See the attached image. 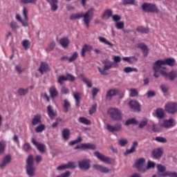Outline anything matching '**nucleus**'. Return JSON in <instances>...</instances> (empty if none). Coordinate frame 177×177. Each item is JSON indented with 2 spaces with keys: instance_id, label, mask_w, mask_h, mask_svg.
I'll return each instance as SVG.
<instances>
[{
  "instance_id": "nucleus-1",
  "label": "nucleus",
  "mask_w": 177,
  "mask_h": 177,
  "mask_svg": "<svg viewBox=\"0 0 177 177\" xmlns=\"http://www.w3.org/2000/svg\"><path fill=\"white\" fill-rule=\"evenodd\" d=\"M83 18L84 24H85L86 28H89L91 21L93 19V8L88 9L86 12H79L76 14H72L70 17L71 20H77Z\"/></svg>"
},
{
  "instance_id": "nucleus-2",
  "label": "nucleus",
  "mask_w": 177,
  "mask_h": 177,
  "mask_svg": "<svg viewBox=\"0 0 177 177\" xmlns=\"http://www.w3.org/2000/svg\"><path fill=\"white\" fill-rule=\"evenodd\" d=\"M26 174L30 177L35 175V167H34V156L29 155L26 160Z\"/></svg>"
},
{
  "instance_id": "nucleus-3",
  "label": "nucleus",
  "mask_w": 177,
  "mask_h": 177,
  "mask_svg": "<svg viewBox=\"0 0 177 177\" xmlns=\"http://www.w3.org/2000/svg\"><path fill=\"white\" fill-rule=\"evenodd\" d=\"M107 113L113 121H120V120H122V113L117 108H109Z\"/></svg>"
},
{
  "instance_id": "nucleus-4",
  "label": "nucleus",
  "mask_w": 177,
  "mask_h": 177,
  "mask_svg": "<svg viewBox=\"0 0 177 177\" xmlns=\"http://www.w3.org/2000/svg\"><path fill=\"white\" fill-rule=\"evenodd\" d=\"M104 65L103 69H102V68L100 67H97L98 68V71L100 73V74L102 75H107L109 74V73H107L106 70H110V68H113V62H111V61H109L108 59L104 60L102 62Z\"/></svg>"
},
{
  "instance_id": "nucleus-5",
  "label": "nucleus",
  "mask_w": 177,
  "mask_h": 177,
  "mask_svg": "<svg viewBox=\"0 0 177 177\" xmlns=\"http://www.w3.org/2000/svg\"><path fill=\"white\" fill-rule=\"evenodd\" d=\"M142 10L145 12H150V13H158L159 10L156 4H151L149 3H145L142 6Z\"/></svg>"
},
{
  "instance_id": "nucleus-6",
  "label": "nucleus",
  "mask_w": 177,
  "mask_h": 177,
  "mask_svg": "<svg viewBox=\"0 0 177 177\" xmlns=\"http://www.w3.org/2000/svg\"><path fill=\"white\" fill-rule=\"evenodd\" d=\"M156 64L158 66H169L172 67L175 66V59L174 58H167L165 59H158L156 62Z\"/></svg>"
},
{
  "instance_id": "nucleus-7",
  "label": "nucleus",
  "mask_w": 177,
  "mask_h": 177,
  "mask_svg": "<svg viewBox=\"0 0 177 177\" xmlns=\"http://www.w3.org/2000/svg\"><path fill=\"white\" fill-rule=\"evenodd\" d=\"M165 110L168 114H176V113H177V103L168 102L165 106Z\"/></svg>"
},
{
  "instance_id": "nucleus-8",
  "label": "nucleus",
  "mask_w": 177,
  "mask_h": 177,
  "mask_svg": "<svg viewBox=\"0 0 177 177\" xmlns=\"http://www.w3.org/2000/svg\"><path fill=\"white\" fill-rule=\"evenodd\" d=\"M160 74L165 78H168L169 81H174L177 78V71H171L170 72H167L165 71H160Z\"/></svg>"
},
{
  "instance_id": "nucleus-9",
  "label": "nucleus",
  "mask_w": 177,
  "mask_h": 177,
  "mask_svg": "<svg viewBox=\"0 0 177 177\" xmlns=\"http://www.w3.org/2000/svg\"><path fill=\"white\" fill-rule=\"evenodd\" d=\"M23 16L24 17V20L21 19V17L20 15H17L16 19L18 20V21H20L23 27H27L28 26V18H27V8L24 7L23 8Z\"/></svg>"
},
{
  "instance_id": "nucleus-10",
  "label": "nucleus",
  "mask_w": 177,
  "mask_h": 177,
  "mask_svg": "<svg viewBox=\"0 0 177 177\" xmlns=\"http://www.w3.org/2000/svg\"><path fill=\"white\" fill-rule=\"evenodd\" d=\"M145 162H146V160H145V158H139L135 162V167L140 172L146 171V167H145Z\"/></svg>"
},
{
  "instance_id": "nucleus-11",
  "label": "nucleus",
  "mask_w": 177,
  "mask_h": 177,
  "mask_svg": "<svg viewBox=\"0 0 177 177\" xmlns=\"http://www.w3.org/2000/svg\"><path fill=\"white\" fill-rule=\"evenodd\" d=\"M77 168V165L74 162H68L67 164L59 165L57 167V171H62V169H75Z\"/></svg>"
},
{
  "instance_id": "nucleus-12",
  "label": "nucleus",
  "mask_w": 177,
  "mask_h": 177,
  "mask_svg": "<svg viewBox=\"0 0 177 177\" xmlns=\"http://www.w3.org/2000/svg\"><path fill=\"white\" fill-rule=\"evenodd\" d=\"M94 156L103 162H106V164H111V159L109 157L104 156V155L100 153L99 151L94 152Z\"/></svg>"
},
{
  "instance_id": "nucleus-13",
  "label": "nucleus",
  "mask_w": 177,
  "mask_h": 177,
  "mask_svg": "<svg viewBox=\"0 0 177 177\" xmlns=\"http://www.w3.org/2000/svg\"><path fill=\"white\" fill-rule=\"evenodd\" d=\"M79 168L80 169H83L86 171V169H89L91 168V161L89 160H82L79 161Z\"/></svg>"
},
{
  "instance_id": "nucleus-14",
  "label": "nucleus",
  "mask_w": 177,
  "mask_h": 177,
  "mask_svg": "<svg viewBox=\"0 0 177 177\" xmlns=\"http://www.w3.org/2000/svg\"><path fill=\"white\" fill-rule=\"evenodd\" d=\"M10 161H12V156L6 155L3 157L1 162L0 163V168L3 169L5 167L8 165V164H10Z\"/></svg>"
},
{
  "instance_id": "nucleus-15",
  "label": "nucleus",
  "mask_w": 177,
  "mask_h": 177,
  "mask_svg": "<svg viewBox=\"0 0 177 177\" xmlns=\"http://www.w3.org/2000/svg\"><path fill=\"white\" fill-rule=\"evenodd\" d=\"M31 142H32V145H34V146H36L37 150H39V151H40V153L45 152V149H46L45 145L39 143L38 142H37L35 138H32Z\"/></svg>"
},
{
  "instance_id": "nucleus-16",
  "label": "nucleus",
  "mask_w": 177,
  "mask_h": 177,
  "mask_svg": "<svg viewBox=\"0 0 177 177\" xmlns=\"http://www.w3.org/2000/svg\"><path fill=\"white\" fill-rule=\"evenodd\" d=\"M75 150L80 149H89L90 150H95L96 145L92 144H82L74 147Z\"/></svg>"
},
{
  "instance_id": "nucleus-17",
  "label": "nucleus",
  "mask_w": 177,
  "mask_h": 177,
  "mask_svg": "<svg viewBox=\"0 0 177 177\" xmlns=\"http://www.w3.org/2000/svg\"><path fill=\"white\" fill-rule=\"evenodd\" d=\"M122 125L121 124H115V126H111V124H106V129L109 132H118V131H121V128Z\"/></svg>"
},
{
  "instance_id": "nucleus-18",
  "label": "nucleus",
  "mask_w": 177,
  "mask_h": 177,
  "mask_svg": "<svg viewBox=\"0 0 177 177\" xmlns=\"http://www.w3.org/2000/svg\"><path fill=\"white\" fill-rule=\"evenodd\" d=\"M39 71L41 74H44V73H46L48 71H50V68H49V64L45 62H41L40 66L39 68Z\"/></svg>"
},
{
  "instance_id": "nucleus-19",
  "label": "nucleus",
  "mask_w": 177,
  "mask_h": 177,
  "mask_svg": "<svg viewBox=\"0 0 177 177\" xmlns=\"http://www.w3.org/2000/svg\"><path fill=\"white\" fill-rule=\"evenodd\" d=\"M59 44L62 48H64V49H67L70 45V39H68V37H62L59 39Z\"/></svg>"
},
{
  "instance_id": "nucleus-20",
  "label": "nucleus",
  "mask_w": 177,
  "mask_h": 177,
  "mask_svg": "<svg viewBox=\"0 0 177 177\" xmlns=\"http://www.w3.org/2000/svg\"><path fill=\"white\" fill-rule=\"evenodd\" d=\"M48 92L52 99H55V97H57L59 96V91H57V88L55 86H50L48 89Z\"/></svg>"
},
{
  "instance_id": "nucleus-21",
  "label": "nucleus",
  "mask_w": 177,
  "mask_h": 177,
  "mask_svg": "<svg viewBox=\"0 0 177 177\" xmlns=\"http://www.w3.org/2000/svg\"><path fill=\"white\" fill-rule=\"evenodd\" d=\"M129 104L132 110L134 111H140V104L139 102L131 100L129 102Z\"/></svg>"
},
{
  "instance_id": "nucleus-22",
  "label": "nucleus",
  "mask_w": 177,
  "mask_h": 177,
  "mask_svg": "<svg viewBox=\"0 0 177 177\" xmlns=\"http://www.w3.org/2000/svg\"><path fill=\"white\" fill-rule=\"evenodd\" d=\"M138 48L141 49V50L144 55V57H147V55H149V48L147 47V46L146 44H145V43L138 44Z\"/></svg>"
},
{
  "instance_id": "nucleus-23",
  "label": "nucleus",
  "mask_w": 177,
  "mask_h": 177,
  "mask_svg": "<svg viewBox=\"0 0 177 177\" xmlns=\"http://www.w3.org/2000/svg\"><path fill=\"white\" fill-rule=\"evenodd\" d=\"M162 156V149L158 148L155 149L152 151V157L157 160V158H160Z\"/></svg>"
},
{
  "instance_id": "nucleus-24",
  "label": "nucleus",
  "mask_w": 177,
  "mask_h": 177,
  "mask_svg": "<svg viewBox=\"0 0 177 177\" xmlns=\"http://www.w3.org/2000/svg\"><path fill=\"white\" fill-rule=\"evenodd\" d=\"M93 167L94 169H96V171H100V172H102L103 174H109V172H110V169L100 165H94Z\"/></svg>"
},
{
  "instance_id": "nucleus-25",
  "label": "nucleus",
  "mask_w": 177,
  "mask_h": 177,
  "mask_svg": "<svg viewBox=\"0 0 177 177\" xmlns=\"http://www.w3.org/2000/svg\"><path fill=\"white\" fill-rule=\"evenodd\" d=\"M41 118H42V117L41 116L40 114H37L35 115L33 118L31 120V124L32 125H38V124H41V122H42V121L41 120Z\"/></svg>"
},
{
  "instance_id": "nucleus-26",
  "label": "nucleus",
  "mask_w": 177,
  "mask_h": 177,
  "mask_svg": "<svg viewBox=\"0 0 177 177\" xmlns=\"http://www.w3.org/2000/svg\"><path fill=\"white\" fill-rule=\"evenodd\" d=\"M174 122V119L165 120L163 121L162 127H163V128H171V127H175V124Z\"/></svg>"
},
{
  "instance_id": "nucleus-27",
  "label": "nucleus",
  "mask_w": 177,
  "mask_h": 177,
  "mask_svg": "<svg viewBox=\"0 0 177 177\" xmlns=\"http://www.w3.org/2000/svg\"><path fill=\"white\" fill-rule=\"evenodd\" d=\"M47 114L48 117L50 118V120H53L56 115H57V113L53 111V109L52 108V106L48 105L47 106Z\"/></svg>"
},
{
  "instance_id": "nucleus-28",
  "label": "nucleus",
  "mask_w": 177,
  "mask_h": 177,
  "mask_svg": "<svg viewBox=\"0 0 177 177\" xmlns=\"http://www.w3.org/2000/svg\"><path fill=\"white\" fill-rule=\"evenodd\" d=\"M48 3H50L51 6V10L53 12H56L57 9H59V7L57 6V3L59 2L57 0H46ZM70 1V0H67Z\"/></svg>"
},
{
  "instance_id": "nucleus-29",
  "label": "nucleus",
  "mask_w": 177,
  "mask_h": 177,
  "mask_svg": "<svg viewBox=\"0 0 177 177\" xmlns=\"http://www.w3.org/2000/svg\"><path fill=\"white\" fill-rule=\"evenodd\" d=\"M73 96L75 99V106L80 107V104H81V93L79 92L73 93Z\"/></svg>"
},
{
  "instance_id": "nucleus-30",
  "label": "nucleus",
  "mask_w": 177,
  "mask_h": 177,
  "mask_svg": "<svg viewBox=\"0 0 177 177\" xmlns=\"http://www.w3.org/2000/svg\"><path fill=\"white\" fill-rule=\"evenodd\" d=\"M91 50H92V46L88 44H84L82 48V52H81L82 57H85V53H86V52H91Z\"/></svg>"
},
{
  "instance_id": "nucleus-31",
  "label": "nucleus",
  "mask_w": 177,
  "mask_h": 177,
  "mask_svg": "<svg viewBox=\"0 0 177 177\" xmlns=\"http://www.w3.org/2000/svg\"><path fill=\"white\" fill-rule=\"evenodd\" d=\"M153 68L154 71V74L153 76L155 77V78H158V77H160V74H158V73H161V70H160V68H161V66H158V64H156V62L153 64Z\"/></svg>"
},
{
  "instance_id": "nucleus-32",
  "label": "nucleus",
  "mask_w": 177,
  "mask_h": 177,
  "mask_svg": "<svg viewBox=\"0 0 177 177\" xmlns=\"http://www.w3.org/2000/svg\"><path fill=\"white\" fill-rule=\"evenodd\" d=\"M110 19V17H113V10L107 9L104 11L102 15V19Z\"/></svg>"
},
{
  "instance_id": "nucleus-33",
  "label": "nucleus",
  "mask_w": 177,
  "mask_h": 177,
  "mask_svg": "<svg viewBox=\"0 0 177 177\" xmlns=\"http://www.w3.org/2000/svg\"><path fill=\"white\" fill-rule=\"evenodd\" d=\"M116 95H118V91L117 89H110L106 93V99H111L113 96H115Z\"/></svg>"
},
{
  "instance_id": "nucleus-34",
  "label": "nucleus",
  "mask_w": 177,
  "mask_h": 177,
  "mask_svg": "<svg viewBox=\"0 0 177 177\" xmlns=\"http://www.w3.org/2000/svg\"><path fill=\"white\" fill-rule=\"evenodd\" d=\"M62 135L64 140H68V139H70V129H64L62 130Z\"/></svg>"
},
{
  "instance_id": "nucleus-35",
  "label": "nucleus",
  "mask_w": 177,
  "mask_h": 177,
  "mask_svg": "<svg viewBox=\"0 0 177 177\" xmlns=\"http://www.w3.org/2000/svg\"><path fill=\"white\" fill-rule=\"evenodd\" d=\"M136 147H138V141H134L133 142V145L131 146L130 149H127L126 153L127 154H132V153H135L136 150Z\"/></svg>"
},
{
  "instance_id": "nucleus-36",
  "label": "nucleus",
  "mask_w": 177,
  "mask_h": 177,
  "mask_svg": "<svg viewBox=\"0 0 177 177\" xmlns=\"http://www.w3.org/2000/svg\"><path fill=\"white\" fill-rule=\"evenodd\" d=\"M78 121L80 122V124H84V125H91V120H88L85 117L79 118Z\"/></svg>"
},
{
  "instance_id": "nucleus-37",
  "label": "nucleus",
  "mask_w": 177,
  "mask_h": 177,
  "mask_svg": "<svg viewBox=\"0 0 177 177\" xmlns=\"http://www.w3.org/2000/svg\"><path fill=\"white\" fill-rule=\"evenodd\" d=\"M156 114L158 118H164L165 113H164V109L158 108L156 111Z\"/></svg>"
},
{
  "instance_id": "nucleus-38",
  "label": "nucleus",
  "mask_w": 177,
  "mask_h": 177,
  "mask_svg": "<svg viewBox=\"0 0 177 177\" xmlns=\"http://www.w3.org/2000/svg\"><path fill=\"white\" fill-rule=\"evenodd\" d=\"M136 30L138 32H140L141 34H148V32H150V30L149 28H145L143 26H138Z\"/></svg>"
},
{
  "instance_id": "nucleus-39",
  "label": "nucleus",
  "mask_w": 177,
  "mask_h": 177,
  "mask_svg": "<svg viewBox=\"0 0 177 177\" xmlns=\"http://www.w3.org/2000/svg\"><path fill=\"white\" fill-rule=\"evenodd\" d=\"M100 42H102V44H105V45H109V46H111V48H113L114 46L111 42L107 41V39L103 37H98Z\"/></svg>"
},
{
  "instance_id": "nucleus-40",
  "label": "nucleus",
  "mask_w": 177,
  "mask_h": 177,
  "mask_svg": "<svg viewBox=\"0 0 177 177\" xmlns=\"http://www.w3.org/2000/svg\"><path fill=\"white\" fill-rule=\"evenodd\" d=\"M22 46L24 47L25 50H28V49H30V46H31V43L30 42V40L24 39L22 41Z\"/></svg>"
},
{
  "instance_id": "nucleus-41",
  "label": "nucleus",
  "mask_w": 177,
  "mask_h": 177,
  "mask_svg": "<svg viewBox=\"0 0 177 177\" xmlns=\"http://www.w3.org/2000/svg\"><path fill=\"white\" fill-rule=\"evenodd\" d=\"M71 104H70V102H68V100H64V113H68L69 110L68 108L71 107Z\"/></svg>"
},
{
  "instance_id": "nucleus-42",
  "label": "nucleus",
  "mask_w": 177,
  "mask_h": 177,
  "mask_svg": "<svg viewBox=\"0 0 177 177\" xmlns=\"http://www.w3.org/2000/svg\"><path fill=\"white\" fill-rule=\"evenodd\" d=\"M27 93H28V88H20L18 89V95L19 96H26Z\"/></svg>"
},
{
  "instance_id": "nucleus-43",
  "label": "nucleus",
  "mask_w": 177,
  "mask_h": 177,
  "mask_svg": "<svg viewBox=\"0 0 177 177\" xmlns=\"http://www.w3.org/2000/svg\"><path fill=\"white\" fill-rule=\"evenodd\" d=\"M6 147V142L4 140L0 141V154L5 153V149Z\"/></svg>"
},
{
  "instance_id": "nucleus-44",
  "label": "nucleus",
  "mask_w": 177,
  "mask_h": 177,
  "mask_svg": "<svg viewBox=\"0 0 177 177\" xmlns=\"http://www.w3.org/2000/svg\"><path fill=\"white\" fill-rule=\"evenodd\" d=\"M45 128H46L45 124H41L37 126V127L35 128V132H37V133H41V132L45 131Z\"/></svg>"
},
{
  "instance_id": "nucleus-45",
  "label": "nucleus",
  "mask_w": 177,
  "mask_h": 177,
  "mask_svg": "<svg viewBox=\"0 0 177 177\" xmlns=\"http://www.w3.org/2000/svg\"><path fill=\"white\" fill-rule=\"evenodd\" d=\"M163 176L177 177V173L175 171H167L164 173Z\"/></svg>"
},
{
  "instance_id": "nucleus-46",
  "label": "nucleus",
  "mask_w": 177,
  "mask_h": 177,
  "mask_svg": "<svg viewBox=\"0 0 177 177\" xmlns=\"http://www.w3.org/2000/svg\"><path fill=\"white\" fill-rule=\"evenodd\" d=\"M132 124L136 125L138 124V120H136L135 118H131L127 120L125 122V125H127V127H128V125H131Z\"/></svg>"
},
{
  "instance_id": "nucleus-47",
  "label": "nucleus",
  "mask_w": 177,
  "mask_h": 177,
  "mask_svg": "<svg viewBox=\"0 0 177 177\" xmlns=\"http://www.w3.org/2000/svg\"><path fill=\"white\" fill-rule=\"evenodd\" d=\"M66 81H67V78L64 75H60L57 78V82L60 85H63V84H64V82H66Z\"/></svg>"
},
{
  "instance_id": "nucleus-48",
  "label": "nucleus",
  "mask_w": 177,
  "mask_h": 177,
  "mask_svg": "<svg viewBox=\"0 0 177 177\" xmlns=\"http://www.w3.org/2000/svg\"><path fill=\"white\" fill-rule=\"evenodd\" d=\"M77 58H78V53L75 52L73 53L72 56L68 58V62L69 63H73V62H75V60H77Z\"/></svg>"
},
{
  "instance_id": "nucleus-49",
  "label": "nucleus",
  "mask_w": 177,
  "mask_h": 177,
  "mask_svg": "<svg viewBox=\"0 0 177 177\" xmlns=\"http://www.w3.org/2000/svg\"><path fill=\"white\" fill-rule=\"evenodd\" d=\"M156 167V162L149 160L147 162V166L145 167L146 169H151V168Z\"/></svg>"
},
{
  "instance_id": "nucleus-50",
  "label": "nucleus",
  "mask_w": 177,
  "mask_h": 177,
  "mask_svg": "<svg viewBox=\"0 0 177 177\" xmlns=\"http://www.w3.org/2000/svg\"><path fill=\"white\" fill-rule=\"evenodd\" d=\"M124 73H132L133 71H135V73H138V68L127 66L124 68Z\"/></svg>"
},
{
  "instance_id": "nucleus-51",
  "label": "nucleus",
  "mask_w": 177,
  "mask_h": 177,
  "mask_svg": "<svg viewBox=\"0 0 177 177\" xmlns=\"http://www.w3.org/2000/svg\"><path fill=\"white\" fill-rule=\"evenodd\" d=\"M82 81L83 82H84V84H86L88 88H92V82L89 80L88 78L83 77Z\"/></svg>"
},
{
  "instance_id": "nucleus-52",
  "label": "nucleus",
  "mask_w": 177,
  "mask_h": 177,
  "mask_svg": "<svg viewBox=\"0 0 177 177\" xmlns=\"http://www.w3.org/2000/svg\"><path fill=\"white\" fill-rule=\"evenodd\" d=\"M130 92V96L131 97H136V96H138L139 95V93L138 92V90H136V88H131Z\"/></svg>"
},
{
  "instance_id": "nucleus-53",
  "label": "nucleus",
  "mask_w": 177,
  "mask_h": 177,
  "mask_svg": "<svg viewBox=\"0 0 177 177\" xmlns=\"http://www.w3.org/2000/svg\"><path fill=\"white\" fill-rule=\"evenodd\" d=\"M20 2L25 4L32 3V5H35L38 2V0H20Z\"/></svg>"
},
{
  "instance_id": "nucleus-54",
  "label": "nucleus",
  "mask_w": 177,
  "mask_h": 177,
  "mask_svg": "<svg viewBox=\"0 0 177 177\" xmlns=\"http://www.w3.org/2000/svg\"><path fill=\"white\" fill-rule=\"evenodd\" d=\"M66 81H70V82H74V81H75V76L70 73L66 74Z\"/></svg>"
},
{
  "instance_id": "nucleus-55",
  "label": "nucleus",
  "mask_w": 177,
  "mask_h": 177,
  "mask_svg": "<svg viewBox=\"0 0 177 177\" xmlns=\"http://www.w3.org/2000/svg\"><path fill=\"white\" fill-rule=\"evenodd\" d=\"M157 169L158 172H165V171H167V167L162 165L158 164L157 165Z\"/></svg>"
},
{
  "instance_id": "nucleus-56",
  "label": "nucleus",
  "mask_w": 177,
  "mask_h": 177,
  "mask_svg": "<svg viewBox=\"0 0 177 177\" xmlns=\"http://www.w3.org/2000/svg\"><path fill=\"white\" fill-rule=\"evenodd\" d=\"M80 142H82V138L81 137H78L77 139L71 141L69 145L71 146H74V145H77V143H80Z\"/></svg>"
},
{
  "instance_id": "nucleus-57",
  "label": "nucleus",
  "mask_w": 177,
  "mask_h": 177,
  "mask_svg": "<svg viewBox=\"0 0 177 177\" xmlns=\"http://www.w3.org/2000/svg\"><path fill=\"white\" fill-rule=\"evenodd\" d=\"M23 150H24V151H30V150H31V145H30V143L26 142L25 144H24Z\"/></svg>"
},
{
  "instance_id": "nucleus-58",
  "label": "nucleus",
  "mask_w": 177,
  "mask_h": 177,
  "mask_svg": "<svg viewBox=\"0 0 177 177\" xmlns=\"http://www.w3.org/2000/svg\"><path fill=\"white\" fill-rule=\"evenodd\" d=\"M55 46H56V43H55V41H51L48 46V48H46V50H53V49H55Z\"/></svg>"
},
{
  "instance_id": "nucleus-59",
  "label": "nucleus",
  "mask_w": 177,
  "mask_h": 177,
  "mask_svg": "<svg viewBox=\"0 0 177 177\" xmlns=\"http://www.w3.org/2000/svg\"><path fill=\"white\" fill-rule=\"evenodd\" d=\"M155 140L159 142L160 143H167V138L164 137H156Z\"/></svg>"
},
{
  "instance_id": "nucleus-60",
  "label": "nucleus",
  "mask_w": 177,
  "mask_h": 177,
  "mask_svg": "<svg viewBox=\"0 0 177 177\" xmlns=\"http://www.w3.org/2000/svg\"><path fill=\"white\" fill-rule=\"evenodd\" d=\"M118 144L122 147H124V146L127 145L128 144V140L127 139H120L118 141Z\"/></svg>"
},
{
  "instance_id": "nucleus-61",
  "label": "nucleus",
  "mask_w": 177,
  "mask_h": 177,
  "mask_svg": "<svg viewBox=\"0 0 177 177\" xmlns=\"http://www.w3.org/2000/svg\"><path fill=\"white\" fill-rule=\"evenodd\" d=\"M160 89L163 93H167L169 88L167 85L162 84L160 85Z\"/></svg>"
},
{
  "instance_id": "nucleus-62",
  "label": "nucleus",
  "mask_w": 177,
  "mask_h": 177,
  "mask_svg": "<svg viewBox=\"0 0 177 177\" xmlns=\"http://www.w3.org/2000/svg\"><path fill=\"white\" fill-rule=\"evenodd\" d=\"M97 109V104H93L91 109L89 110V114L92 115V114L96 113V109Z\"/></svg>"
},
{
  "instance_id": "nucleus-63",
  "label": "nucleus",
  "mask_w": 177,
  "mask_h": 177,
  "mask_svg": "<svg viewBox=\"0 0 177 177\" xmlns=\"http://www.w3.org/2000/svg\"><path fill=\"white\" fill-rule=\"evenodd\" d=\"M124 22L122 21L116 22L115 24V27L118 30H122V28H124Z\"/></svg>"
},
{
  "instance_id": "nucleus-64",
  "label": "nucleus",
  "mask_w": 177,
  "mask_h": 177,
  "mask_svg": "<svg viewBox=\"0 0 177 177\" xmlns=\"http://www.w3.org/2000/svg\"><path fill=\"white\" fill-rule=\"evenodd\" d=\"M151 131H153V132H160V129H158V125L153 123L151 127Z\"/></svg>"
}]
</instances>
